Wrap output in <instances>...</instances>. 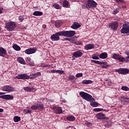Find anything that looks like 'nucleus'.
I'll return each mask as SVG.
<instances>
[{
  "mask_svg": "<svg viewBox=\"0 0 129 129\" xmlns=\"http://www.w3.org/2000/svg\"><path fill=\"white\" fill-rule=\"evenodd\" d=\"M62 109L61 107H58L56 108L55 112L56 113H57V114H60V113H62Z\"/></svg>",
  "mask_w": 129,
  "mask_h": 129,
  "instance_id": "obj_29",
  "label": "nucleus"
},
{
  "mask_svg": "<svg viewBox=\"0 0 129 129\" xmlns=\"http://www.w3.org/2000/svg\"><path fill=\"white\" fill-rule=\"evenodd\" d=\"M14 120L15 122H19L20 120H21V117H19L18 116H15L14 117Z\"/></svg>",
  "mask_w": 129,
  "mask_h": 129,
  "instance_id": "obj_28",
  "label": "nucleus"
},
{
  "mask_svg": "<svg viewBox=\"0 0 129 129\" xmlns=\"http://www.w3.org/2000/svg\"><path fill=\"white\" fill-rule=\"evenodd\" d=\"M67 119L70 121H73V120H75V117L74 116H69L67 117Z\"/></svg>",
  "mask_w": 129,
  "mask_h": 129,
  "instance_id": "obj_26",
  "label": "nucleus"
},
{
  "mask_svg": "<svg viewBox=\"0 0 129 129\" xmlns=\"http://www.w3.org/2000/svg\"><path fill=\"white\" fill-rule=\"evenodd\" d=\"M101 66L102 68H107V67H109V65L108 64H103Z\"/></svg>",
  "mask_w": 129,
  "mask_h": 129,
  "instance_id": "obj_48",
  "label": "nucleus"
},
{
  "mask_svg": "<svg viewBox=\"0 0 129 129\" xmlns=\"http://www.w3.org/2000/svg\"><path fill=\"white\" fill-rule=\"evenodd\" d=\"M2 94H5V93L0 92V95H2Z\"/></svg>",
  "mask_w": 129,
  "mask_h": 129,
  "instance_id": "obj_63",
  "label": "nucleus"
},
{
  "mask_svg": "<svg viewBox=\"0 0 129 129\" xmlns=\"http://www.w3.org/2000/svg\"><path fill=\"white\" fill-rule=\"evenodd\" d=\"M69 79L70 80H74V79H75V77H74V76H71L69 77Z\"/></svg>",
  "mask_w": 129,
  "mask_h": 129,
  "instance_id": "obj_44",
  "label": "nucleus"
},
{
  "mask_svg": "<svg viewBox=\"0 0 129 129\" xmlns=\"http://www.w3.org/2000/svg\"><path fill=\"white\" fill-rule=\"evenodd\" d=\"M108 27L112 31H115L118 29V22L115 21L108 24Z\"/></svg>",
  "mask_w": 129,
  "mask_h": 129,
  "instance_id": "obj_4",
  "label": "nucleus"
},
{
  "mask_svg": "<svg viewBox=\"0 0 129 129\" xmlns=\"http://www.w3.org/2000/svg\"><path fill=\"white\" fill-rule=\"evenodd\" d=\"M54 25L56 28H59V27H61V26H62V25H63V22L60 20H56L55 22Z\"/></svg>",
  "mask_w": 129,
  "mask_h": 129,
  "instance_id": "obj_17",
  "label": "nucleus"
},
{
  "mask_svg": "<svg viewBox=\"0 0 129 129\" xmlns=\"http://www.w3.org/2000/svg\"><path fill=\"white\" fill-rule=\"evenodd\" d=\"M92 62H93V63H96V64H99V65L100 64V61L98 60H92Z\"/></svg>",
  "mask_w": 129,
  "mask_h": 129,
  "instance_id": "obj_45",
  "label": "nucleus"
},
{
  "mask_svg": "<svg viewBox=\"0 0 129 129\" xmlns=\"http://www.w3.org/2000/svg\"><path fill=\"white\" fill-rule=\"evenodd\" d=\"M83 84H91L92 83V80H84L82 82Z\"/></svg>",
  "mask_w": 129,
  "mask_h": 129,
  "instance_id": "obj_30",
  "label": "nucleus"
},
{
  "mask_svg": "<svg viewBox=\"0 0 129 129\" xmlns=\"http://www.w3.org/2000/svg\"><path fill=\"white\" fill-rule=\"evenodd\" d=\"M19 21H20V22H23V21H24V16H19Z\"/></svg>",
  "mask_w": 129,
  "mask_h": 129,
  "instance_id": "obj_39",
  "label": "nucleus"
},
{
  "mask_svg": "<svg viewBox=\"0 0 129 129\" xmlns=\"http://www.w3.org/2000/svg\"><path fill=\"white\" fill-rule=\"evenodd\" d=\"M29 66H31V67L34 66V65H35V62H34L33 61H29Z\"/></svg>",
  "mask_w": 129,
  "mask_h": 129,
  "instance_id": "obj_42",
  "label": "nucleus"
},
{
  "mask_svg": "<svg viewBox=\"0 0 129 129\" xmlns=\"http://www.w3.org/2000/svg\"><path fill=\"white\" fill-rule=\"evenodd\" d=\"M106 83L108 85H110V86H111V85H112V83H111V82L107 81Z\"/></svg>",
  "mask_w": 129,
  "mask_h": 129,
  "instance_id": "obj_53",
  "label": "nucleus"
},
{
  "mask_svg": "<svg viewBox=\"0 0 129 129\" xmlns=\"http://www.w3.org/2000/svg\"><path fill=\"white\" fill-rule=\"evenodd\" d=\"M45 107H44V105L41 103L37 104V109L39 110H43Z\"/></svg>",
  "mask_w": 129,
  "mask_h": 129,
  "instance_id": "obj_21",
  "label": "nucleus"
},
{
  "mask_svg": "<svg viewBox=\"0 0 129 129\" xmlns=\"http://www.w3.org/2000/svg\"><path fill=\"white\" fill-rule=\"evenodd\" d=\"M6 27L8 31H14L15 28L17 27V24L14 22L10 21L6 23Z\"/></svg>",
  "mask_w": 129,
  "mask_h": 129,
  "instance_id": "obj_2",
  "label": "nucleus"
},
{
  "mask_svg": "<svg viewBox=\"0 0 129 129\" xmlns=\"http://www.w3.org/2000/svg\"><path fill=\"white\" fill-rule=\"evenodd\" d=\"M61 34L62 36L64 37H73L74 35H75V31H61Z\"/></svg>",
  "mask_w": 129,
  "mask_h": 129,
  "instance_id": "obj_5",
  "label": "nucleus"
},
{
  "mask_svg": "<svg viewBox=\"0 0 129 129\" xmlns=\"http://www.w3.org/2000/svg\"><path fill=\"white\" fill-rule=\"evenodd\" d=\"M121 89H122V90H123L124 91H128V90H129L128 87H127L126 86H122L121 87Z\"/></svg>",
  "mask_w": 129,
  "mask_h": 129,
  "instance_id": "obj_33",
  "label": "nucleus"
},
{
  "mask_svg": "<svg viewBox=\"0 0 129 129\" xmlns=\"http://www.w3.org/2000/svg\"><path fill=\"white\" fill-rule=\"evenodd\" d=\"M102 110H103L102 108H96L94 109V111H102Z\"/></svg>",
  "mask_w": 129,
  "mask_h": 129,
  "instance_id": "obj_37",
  "label": "nucleus"
},
{
  "mask_svg": "<svg viewBox=\"0 0 129 129\" xmlns=\"http://www.w3.org/2000/svg\"><path fill=\"white\" fill-rule=\"evenodd\" d=\"M24 89L25 90V91H27V92H30V91H34V90H35L34 88H31L30 87H24Z\"/></svg>",
  "mask_w": 129,
  "mask_h": 129,
  "instance_id": "obj_23",
  "label": "nucleus"
},
{
  "mask_svg": "<svg viewBox=\"0 0 129 129\" xmlns=\"http://www.w3.org/2000/svg\"><path fill=\"white\" fill-rule=\"evenodd\" d=\"M1 30H2V28L0 27V31H1Z\"/></svg>",
  "mask_w": 129,
  "mask_h": 129,
  "instance_id": "obj_64",
  "label": "nucleus"
},
{
  "mask_svg": "<svg viewBox=\"0 0 129 129\" xmlns=\"http://www.w3.org/2000/svg\"><path fill=\"white\" fill-rule=\"evenodd\" d=\"M119 57V55L116 53H114L113 54V59H118Z\"/></svg>",
  "mask_w": 129,
  "mask_h": 129,
  "instance_id": "obj_34",
  "label": "nucleus"
},
{
  "mask_svg": "<svg viewBox=\"0 0 129 129\" xmlns=\"http://www.w3.org/2000/svg\"><path fill=\"white\" fill-rule=\"evenodd\" d=\"M27 60L29 61V62L31 61V57H27Z\"/></svg>",
  "mask_w": 129,
  "mask_h": 129,
  "instance_id": "obj_56",
  "label": "nucleus"
},
{
  "mask_svg": "<svg viewBox=\"0 0 129 129\" xmlns=\"http://www.w3.org/2000/svg\"><path fill=\"white\" fill-rule=\"evenodd\" d=\"M96 117L98 118V119H105V118H106L105 115L101 112L97 114Z\"/></svg>",
  "mask_w": 129,
  "mask_h": 129,
  "instance_id": "obj_14",
  "label": "nucleus"
},
{
  "mask_svg": "<svg viewBox=\"0 0 129 129\" xmlns=\"http://www.w3.org/2000/svg\"><path fill=\"white\" fill-rule=\"evenodd\" d=\"M121 101L124 104H126V103H128L129 102V98L127 97H126L125 96H123L121 98Z\"/></svg>",
  "mask_w": 129,
  "mask_h": 129,
  "instance_id": "obj_16",
  "label": "nucleus"
},
{
  "mask_svg": "<svg viewBox=\"0 0 129 129\" xmlns=\"http://www.w3.org/2000/svg\"><path fill=\"white\" fill-rule=\"evenodd\" d=\"M70 42L71 43H75V38H71Z\"/></svg>",
  "mask_w": 129,
  "mask_h": 129,
  "instance_id": "obj_51",
  "label": "nucleus"
},
{
  "mask_svg": "<svg viewBox=\"0 0 129 129\" xmlns=\"http://www.w3.org/2000/svg\"><path fill=\"white\" fill-rule=\"evenodd\" d=\"M118 60H119L120 62H123V61H124V58L119 56Z\"/></svg>",
  "mask_w": 129,
  "mask_h": 129,
  "instance_id": "obj_38",
  "label": "nucleus"
},
{
  "mask_svg": "<svg viewBox=\"0 0 129 129\" xmlns=\"http://www.w3.org/2000/svg\"><path fill=\"white\" fill-rule=\"evenodd\" d=\"M86 124L89 127V126H92V123L90 122H86Z\"/></svg>",
  "mask_w": 129,
  "mask_h": 129,
  "instance_id": "obj_40",
  "label": "nucleus"
},
{
  "mask_svg": "<svg viewBox=\"0 0 129 129\" xmlns=\"http://www.w3.org/2000/svg\"><path fill=\"white\" fill-rule=\"evenodd\" d=\"M2 90L8 92H13V91H15V88L11 87V86H5L2 88Z\"/></svg>",
  "mask_w": 129,
  "mask_h": 129,
  "instance_id": "obj_9",
  "label": "nucleus"
},
{
  "mask_svg": "<svg viewBox=\"0 0 129 129\" xmlns=\"http://www.w3.org/2000/svg\"><path fill=\"white\" fill-rule=\"evenodd\" d=\"M107 62L106 61H100V65H106Z\"/></svg>",
  "mask_w": 129,
  "mask_h": 129,
  "instance_id": "obj_43",
  "label": "nucleus"
},
{
  "mask_svg": "<svg viewBox=\"0 0 129 129\" xmlns=\"http://www.w3.org/2000/svg\"><path fill=\"white\" fill-rule=\"evenodd\" d=\"M3 13V9H0V14Z\"/></svg>",
  "mask_w": 129,
  "mask_h": 129,
  "instance_id": "obj_62",
  "label": "nucleus"
},
{
  "mask_svg": "<svg viewBox=\"0 0 129 129\" xmlns=\"http://www.w3.org/2000/svg\"><path fill=\"white\" fill-rule=\"evenodd\" d=\"M57 73H59V74H64V71L57 70Z\"/></svg>",
  "mask_w": 129,
  "mask_h": 129,
  "instance_id": "obj_49",
  "label": "nucleus"
},
{
  "mask_svg": "<svg viewBox=\"0 0 129 129\" xmlns=\"http://www.w3.org/2000/svg\"><path fill=\"white\" fill-rule=\"evenodd\" d=\"M18 62H19L21 64H23V65L26 64V62L25 61V60L22 57H18L17 59Z\"/></svg>",
  "mask_w": 129,
  "mask_h": 129,
  "instance_id": "obj_22",
  "label": "nucleus"
},
{
  "mask_svg": "<svg viewBox=\"0 0 129 129\" xmlns=\"http://www.w3.org/2000/svg\"><path fill=\"white\" fill-rule=\"evenodd\" d=\"M26 112L27 113H31V112H32V111L30 110H27Z\"/></svg>",
  "mask_w": 129,
  "mask_h": 129,
  "instance_id": "obj_55",
  "label": "nucleus"
},
{
  "mask_svg": "<svg viewBox=\"0 0 129 129\" xmlns=\"http://www.w3.org/2000/svg\"><path fill=\"white\" fill-rule=\"evenodd\" d=\"M7 54V50L4 47H0V56L1 57H5Z\"/></svg>",
  "mask_w": 129,
  "mask_h": 129,
  "instance_id": "obj_13",
  "label": "nucleus"
},
{
  "mask_svg": "<svg viewBox=\"0 0 129 129\" xmlns=\"http://www.w3.org/2000/svg\"><path fill=\"white\" fill-rule=\"evenodd\" d=\"M13 49H14V50H16V51L21 50V47L19 46L18 45L16 44L13 46Z\"/></svg>",
  "mask_w": 129,
  "mask_h": 129,
  "instance_id": "obj_24",
  "label": "nucleus"
},
{
  "mask_svg": "<svg viewBox=\"0 0 129 129\" xmlns=\"http://www.w3.org/2000/svg\"><path fill=\"white\" fill-rule=\"evenodd\" d=\"M69 5V3L67 1H64L63 2V7H64L65 8H66L67 7H68V5Z\"/></svg>",
  "mask_w": 129,
  "mask_h": 129,
  "instance_id": "obj_32",
  "label": "nucleus"
},
{
  "mask_svg": "<svg viewBox=\"0 0 129 129\" xmlns=\"http://www.w3.org/2000/svg\"><path fill=\"white\" fill-rule=\"evenodd\" d=\"M2 98H3V99H14V97L11 95H4L2 96Z\"/></svg>",
  "mask_w": 129,
  "mask_h": 129,
  "instance_id": "obj_15",
  "label": "nucleus"
},
{
  "mask_svg": "<svg viewBox=\"0 0 129 129\" xmlns=\"http://www.w3.org/2000/svg\"><path fill=\"white\" fill-rule=\"evenodd\" d=\"M92 59H94V60H98V59H99V57H98V56H93Z\"/></svg>",
  "mask_w": 129,
  "mask_h": 129,
  "instance_id": "obj_50",
  "label": "nucleus"
},
{
  "mask_svg": "<svg viewBox=\"0 0 129 129\" xmlns=\"http://www.w3.org/2000/svg\"><path fill=\"white\" fill-rule=\"evenodd\" d=\"M81 27V25L79 24V23L77 22H75L72 26L71 28L72 29H78V28H80Z\"/></svg>",
  "mask_w": 129,
  "mask_h": 129,
  "instance_id": "obj_18",
  "label": "nucleus"
},
{
  "mask_svg": "<svg viewBox=\"0 0 129 129\" xmlns=\"http://www.w3.org/2000/svg\"><path fill=\"white\" fill-rule=\"evenodd\" d=\"M83 53L80 50L73 53V58H78L81 57Z\"/></svg>",
  "mask_w": 129,
  "mask_h": 129,
  "instance_id": "obj_12",
  "label": "nucleus"
},
{
  "mask_svg": "<svg viewBox=\"0 0 129 129\" xmlns=\"http://www.w3.org/2000/svg\"><path fill=\"white\" fill-rule=\"evenodd\" d=\"M122 8L123 9H126V6H123L122 7Z\"/></svg>",
  "mask_w": 129,
  "mask_h": 129,
  "instance_id": "obj_61",
  "label": "nucleus"
},
{
  "mask_svg": "<svg viewBox=\"0 0 129 129\" xmlns=\"http://www.w3.org/2000/svg\"><path fill=\"white\" fill-rule=\"evenodd\" d=\"M93 48H94V44H89L85 46L86 50H90L91 49H93Z\"/></svg>",
  "mask_w": 129,
  "mask_h": 129,
  "instance_id": "obj_19",
  "label": "nucleus"
},
{
  "mask_svg": "<svg viewBox=\"0 0 129 129\" xmlns=\"http://www.w3.org/2000/svg\"><path fill=\"white\" fill-rule=\"evenodd\" d=\"M4 112V109L2 108H0V112Z\"/></svg>",
  "mask_w": 129,
  "mask_h": 129,
  "instance_id": "obj_57",
  "label": "nucleus"
},
{
  "mask_svg": "<svg viewBox=\"0 0 129 129\" xmlns=\"http://www.w3.org/2000/svg\"><path fill=\"white\" fill-rule=\"evenodd\" d=\"M125 53L127 55V56H129V52L128 51H125Z\"/></svg>",
  "mask_w": 129,
  "mask_h": 129,
  "instance_id": "obj_58",
  "label": "nucleus"
},
{
  "mask_svg": "<svg viewBox=\"0 0 129 129\" xmlns=\"http://www.w3.org/2000/svg\"><path fill=\"white\" fill-rule=\"evenodd\" d=\"M59 36H62V31L55 33L51 36L50 39L52 41H59L60 37Z\"/></svg>",
  "mask_w": 129,
  "mask_h": 129,
  "instance_id": "obj_3",
  "label": "nucleus"
},
{
  "mask_svg": "<svg viewBox=\"0 0 129 129\" xmlns=\"http://www.w3.org/2000/svg\"><path fill=\"white\" fill-rule=\"evenodd\" d=\"M35 77H37V76H41V73L38 72L34 75Z\"/></svg>",
  "mask_w": 129,
  "mask_h": 129,
  "instance_id": "obj_52",
  "label": "nucleus"
},
{
  "mask_svg": "<svg viewBox=\"0 0 129 129\" xmlns=\"http://www.w3.org/2000/svg\"><path fill=\"white\" fill-rule=\"evenodd\" d=\"M99 58L100 59H106L107 58V53L102 52L99 55Z\"/></svg>",
  "mask_w": 129,
  "mask_h": 129,
  "instance_id": "obj_20",
  "label": "nucleus"
},
{
  "mask_svg": "<svg viewBox=\"0 0 129 129\" xmlns=\"http://www.w3.org/2000/svg\"><path fill=\"white\" fill-rule=\"evenodd\" d=\"M90 105H91V106H93V107H97V106H98V103L92 101L90 103Z\"/></svg>",
  "mask_w": 129,
  "mask_h": 129,
  "instance_id": "obj_27",
  "label": "nucleus"
},
{
  "mask_svg": "<svg viewBox=\"0 0 129 129\" xmlns=\"http://www.w3.org/2000/svg\"><path fill=\"white\" fill-rule=\"evenodd\" d=\"M42 15H43V12H41L40 11H35L33 13V16H42Z\"/></svg>",
  "mask_w": 129,
  "mask_h": 129,
  "instance_id": "obj_25",
  "label": "nucleus"
},
{
  "mask_svg": "<svg viewBox=\"0 0 129 129\" xmlns=\"http://www.w3.org/2000/svg\"><path fill=\"white\" fill-rule=\"evenodd\" d=\"M121 34H128L129 33V24H124L122 26V28L120 30Z\"/></svg>",
  "mask_w": 129,
  "mask_h": 129,
  "instance_id": "obj_6",
  "label": "nucleus"
},
{
  "mask_svg": "<svg viewBox=\"0 0 129 129\" xmlns=\"http://www.w3.org/2000/svg\"><path fill=\"white\" fill-rule=\"evenodd\" d=\"M62 101L64 103H66V100H65V99L62 100Z\"/></svg>",
  "mask_w": 129,
  "mask_h": 129,
  "instance_id": "obj_60",
  "label": "nucleus"
},
{
  "mask_svg": "<svg viewBox=\"0 0 129 129\" xmlns=\"http://www.w3.org/2000/svg\"><path fill=\"white\" fill-rule=\"evenodd\" d=\"M118 12H119V11L118 10V9H116L115 10H114L113 12V15H116V14H117V13H118Z\"/></svg>",
  "mask_w": 129,
  "mask_h": 129,
  "instance_id": "obj_47",
  "label": "nucleus"
},
{
  "mask_svg": "<svg viewBox=\"0 0 129 129\" xmlns=\"http://www.w3.org/2000/svg\"><path fill=\"white\" fill-rule=\"evenodd\" d=\"M15 78H17V79H29L30 78V76H28L27 75L25 74H23L21 75H19L18 76H17Z\"/></svg>",
  "mask_w": 129,
  "mask_h": 129,
  "instance_id": "obj_11",
  "label": "nucleus"
},
{
  "mask_svg": "<svg viewBox=\"0 0 129 129\" xmlns=\"http://www.w3.org/2000/svg\"><path fill=\"white\" fill-rule=\"evenodd\" d=\"M97 4L94 2L93 0H88V3L86 5V8L88 9L90 8V9L92 8H96V5Z\"/></svg>",
  "mask_w": 129,
  "mask_h": 129,
  "instance_id": "obj_7",
  "label": "nucleus"
},
{
  "mask_svg": "<svg viewBox=\"0 0 129 129\" xmlns=\"http://www.w3.org/2000/svg\"><path fill=\"white\" fill-rule=\"evenodd\" d=\"M52 6L54 9H56L57 10H60L61 9V7H60L59 4H54Z\"/></svg>",
  "mask_w": 129,
  "mask_h": 129,
  "instance_id": "obj_31",
  "label": "nucleus"
},
{
  "mask_svg": "<svg viewBox=\"0 0 129 129\" xmlns=\"http://www.w3.org/2000/svg\"><path fill=\"white\" fill-rule=\"evenodd\" d=\"M116 3L119 4V3H122L123 4L125 3L123 0H115Z\"/></svg>",
  "mask_w": 129,
  "mask_h": 129,
  "instance_id": "obj_41",
  "label": "nucleus"
},
{
  "mask_svg": "<svg viewBox=\"0 0 129 129\" xmlns=\"http://www.w3.org/2000/svg\"><path fill=\"white\" fill-rule=\"evenodd\" d=\"M83 76V74L82 73H78L76 75V77L77 78H79V77H82Z\"/></svg>",
  "mask_w": 129,
  "mask_h": 129,
  "instance_id": "obj_36",
  "label": "nucleus"
},
{
  "mask_svg": "<svg viewBox=\"0 0 129 129\" xmlns=\"http://www.w3.org/2000/svg\"><path fill=\"white\" fill-rule=\"evenodd\" d=\"M66 39L67 40V41H70L71 38H66Z\"/></svg>",
  "mask_w": 129,
  "mask_h": 129,
  "instance_id": "obj_59",
  "label": "nucleus"
},
{
  "mask_svg": "<svg viewBox=\"0 0 129 129\" xmlns=\"http://www.w3.org/2000/svg\"><path fill=\"white\" fill-rule=\"evenodd\" d=\"M58 70H51V73H57Z\"/></svg>",
  "mask_w": 129,
  "mask_h": 129,
  "instance_id": "obj_54",
  "label": "nucleus"
},
{
  "mask_svg": "<svg viewBox=\"0 0 129 129\" xmlns=\"http://www.w3.org/2000/svg\"><path fill=\"white\" fill-rule=\"evenodd\" d=\"M80 96H81V97L84 98V99H85V100H87V101H90V102L95 101V99L92 97V96L84 92H81L80 93Z\"/></svg>",
  "mask_w": 129,
  "mask_h": 129,
  "instance_id": "obj_1",
  "label": "nucleus"
},
{
  "mask_svg": "<svg viewBox=\"0 0 129 129\" xmlns=\"http://www.w3.org/2000/svg\"><path fill=\"white\" fill-rule=\"evenodd\" d=\"M31 109H32L33 110H37V109H38V106L36 105H32L31 107Z\"/></svg>",
  "mask_w": 129,
  "mask_h": 129,
  "instance_id": "obj_35",
  "label": "nucleus"
},
{
  "mask_svg": "<svg viewBox=\"0 0 129 129\" xmlns=\"http://www.w3.org/2000/svg\"><path fill=\"white\" fill-rule=\"evenodd\" d=\"M124 62H129V55H128L125 58H124Z\"/></svg>",
  "mask_w": 129,
  "mask_h": 129,
  "instance_id": "obj_46",
  "label": "nucleus"
},
{
  "mask_svg": "<svg viewBox=\"0 0 129 129\" xmlns=\"http://www.w3.org/2000/svg\"><path fill=\"white\" fill-rule=\"evenodd\" d=\"M115 72H118L119 74L124 75L129 73V70L127 69H119L115 70Z\"/></svg>",
  "mask_w": 129,
  "mask_h": 129,
  "instance_id": "obj_8",
  "label": "nucleus"
},
{
  "mask_svg": "<svg viewBox=\"0 0 129 129\" xmlns=\"http://www.w3.org/2000/svg\"><path fill=\"white\" fill-rule=\"evenodd\" d=\"M37 52V49L35 48H30L25 50V54H27L28 55H31V54H34V53H36Z\"/></svg>",
  "mask_w": 129,
  "mask_h": 129,
  "instance_id": "obj_10",
  "label": "nucleus"
}]
</instances>
